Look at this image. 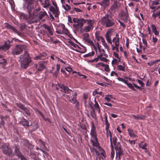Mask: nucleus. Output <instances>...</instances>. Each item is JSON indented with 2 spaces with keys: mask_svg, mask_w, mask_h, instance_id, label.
I'll return each mask as SVG.
<instances>
[{
  "mask_svg": "<svg viewBox=\"0 0 160 160\" xmlns=\"http://www.w3.org/2000/svg\"><path fill=\"white\" fill-rule=\"evenodd\" d=\"M92 125L91 130L90 132V135L92 138L94 140L91 139V142L92 143V145L93 146L98 147L99 150L101 152L100 154L105 158V152L104 150L100 146L97 137L96 132V128L95 127L94 123L93 122L91 123Z\"/></svg>",
  "mask_w": 160,
  "mask_h": 160,
  "instance_id": "nucleus-1",
  "label": "nucleus"
},
{
  "mask_svg": "<svg viewBox=\"0 0 160 160\" xmlns=\"http://www.w3.org/2000/svg\"><path fill=\"white\" fill-rule=\"evenodd\" d=\"M21 55L20 56V64L21 67L23 69H26L29 67L30 63L32 62L31 57L28 54Z\"/></svg>",
  "mask_w": 160,
  "mask_h": 160,
  "instance_id": "nucleus-2",
  "label": "nucleus"
},
{
  "mask_svg": "<svg viewBox=\"0 0 160 160\" xmlns=\"http://www.w3.org/2000/svg\"><path fill=\"white\" fill-rule=\"evenodd\" d=\"M101 23L106 27L112 26L115 24V21L111 16L107 14L101 19Z\"/></svg>",
  "mask_w": 160,
  "mask_h": 160,
  "instance_id": "nucleus-3",
  "label": "nucleus"
},
{
  "mask_svg": "<svg viewBox=\"0 0 160 160\" xmlns=\"http://www.w3.org/2000/svg\"><path fill=\"white\" fill-rule=\"evenodd\" d=\"M67 94L68 95H66V98L67 100L73 104H75L76 108L78 107L79 102L76 99L77 93L70 90Z\"/></svg>",
  "mask_w": 160,
  "mask_h": 160,
  "instance_id": "nucleus-4",
  "label": "nucleus"
},
{
  "mask_svg": "<svg viewBox=\"0 0 160 160\" xmlns=\"http://www.w3.org/2000/svg\"><path fill=\"white\" fill-rule=\"evenodd\" d=\"M73 22L76 24L73 25L74 29L76 31H78L79 28H82L85 23V19L84 18H74L72 20Z\"/></svg>",
  "mask_w": 160,
  "mask_h": 160,
  "instance_id": "nucleus-5",
  "label": "nucleus"
},
{
  "mask_svg": "<svg viewBox=\"0 0 160 160\" xmlns=\"http://www.w3.org/2000/svg\"><path fill=\"white\" fill-rule=\"evenodd\" d=\"M1 149L3 154L9 157L14 156V153H13L12 148L8 145H4L2 146Z\"/></svg>",
  "mask_w": 160,
  "mask_h": 160,
  "instance_id": "nucleus-6",
  "label": "nucleus"
},
{
  "mask_svg": "<svg viewBox=\"0 0 160 160\" xmlns=\"http://www.w3.org/2000/svg\"><path fill=\"white\" fill-rule=\"evenodd\" d=\"M14 148V156L16 155L18 157L20 158L21 160H28L22 155L20 149V146L18 145H15L13 146Z\"/></svg>",
  "mask_w": 160,
  "mask_h": 160,
  "instance_id": "nucleus-7",
  "label": "nucleus"
},
{
  "mask_svg": "<svg viewBox=\"0 0 160 160\" xmlns=\"http://www.w3.org/2000/svg\"><path fill=\"white\" fill-rule=\"evenodd\" d=\"M34 0H25V2L27 4L26 8L30 16L32 15L33 10V5Z\"/></svg>",
  "mask_w": 160,
  "mask_h": 160,
  "instance_id": "nucleus-8",
  "label": "nucleus"
},
{
  "mask_svg": "<svg viewBox=\"0 0 160 160\" xmlns=\"http://www.w3.org/2000/svg\"><path fill=\"white\" fill-rule=\"evenodd\" d=\"M23 48V45H16L14 47L12 48L11 53L14 56L19 55L22 52Z\"/></svg>",
  "mask_w": 160,
  "mask_h": 160,
  "instance_id": "nucleus-9",
  "label": "nucleus"
},
{
  "mask_svg": "<svg viewBox=\"0 0 160 160\" xmlns=\"http://www.w3.org/2000/svg\"><path fill=\"white\" fill-rule=\"evenodd\" d=\"M56 32L59 34H63L68 35L69 34L68 30L65 28V26L64 24L58 27Z\"/></svg>",
  "mask_w": 160,
  "mask_h": 160,
  "instance_id": "nucleus-10",
  "label": "nucleus"
},
{
  "mask_svg": "<svg viewBox=\"0 0 160 160\" xmlns=\"http://www.w3.org/2000/svg\"><path fill=\"white\" fill-rule=\"evenodd\" d=\"M5 27L7 28L10 29L12 31L11 32H13L14 33H17L18 36L21 37L22 36V34L20 32H19L15 28L11 26L7 22L4 23Z\"/></svg>",
  "mask_w": 160,
  "mask_h": 160,
  "instance_id": "nucleus-11",
  "label": "nucleus"
},
{
  "mask_svg": "<svg viewBox=\"0 0 160 160\" xmlns=\"http://www.w3.org/2000/svg\"><path fill=\"white\" fill-rule=\"evenodd\" d=\"M120 19L125 23H127L128 21H129L128 14L127 10L125 12H121Z\"/></svg>",
  "mask_w": 160,
  "mask_h": 160,
  "instance_id": "nucleus-12",
  "label": "nucleus"
},
{
  "mask_svg": "<svg viewBox=\"0 0 160 160\" xmlns=\"http://www.w3.org/2000/svg\"><path fill=\"white\" fill-rule=\"evenodd\" d=\"M160 0H155L151 1L149 3V6L150 8L153 9L152 12L155 11L156 10H158L160 8V6H159L157 8H156V7H154V5H157L159 4V1Z\"/></svg>",
  "mask_w": 160,
  "mask_h": 160,
  "instance_id": "nucleus-13",
  "label": "nucleus"
},
{
  "mask_svg": "<svg viewBox=\"0 0 160 160\" xmlns=\"http://www.w3.org/2000/svg\"><path fill=\"white\" fill-rule=\"evenodd\" d=\"M115 148L116 153V158H117L118 155V156H122L123 154L122 149L121 148V145L119 142H118V144L115 147Z\"/></svg>",
  "mask_w": 160,
  "mask_h": 160,
  "instance_id": "nucleus-14",
  "label": "nucleus"
},
{
  "mask_svg": "<svg viewBox=\"0 0 160 160\" xmlns=\"http://www.w3.org/2000/svg\"><path fill=\"white\" fill-rule=\"evenodd\" d=\"M59 88H61L60 91L62 92H64L65 93H67L70 89L68 87L65 86L63 84H58V87H56V89L58 90Z\"/></svg>",
  "mask_w": 160,
  "mask_h": 160,
  "instance_id": "nucleus-15",
  "label": "nucleus"
},
{
  "mask_svg": "<svg viewBox=\"0 0 160 160\" xmlns=\"http://www.w3.org/2000/svg\"><path fill=\"white\" fill-rule=\"evenodd\" d=\"M128 87L132 89L134 91H136V89L134 88V87L136 88L137 89H138L139 90H142V88L138 86L136 84L133 83V85L130 83H128L127 82V83H126Z\"/></svg>",
  "mask_w": 160,
  "mask_h": 160,
  "instance_id": "nucleus-16",
  "label": "nucleus"
},
{
  "mask_svg": "<svg viewBox=\"0 0 160 160\" xmlns=\"http://www.w3.org/2000/svg\"><path fill=\"white\" fill-rule=\"evenodd\" d=\"M47 53L45 52H43L38 56L33 57V59L34 60H38L39 59H43L44 58L47 56Z\"/></svg>",
  "mask_w": 160,
  "mask_h": 160,
  "instance_id": "nucleus-17",
  "label": "nucleus"
},
{
  "mask_svg": "<svg viewBox=\"0 0 160 160\" xmlns=\"http://www.w3.org/2000/svg\"><path fill=\"white\" fill-rule=\"evenodd\" d=\"M51 11L53 12L54 16L56 18L58 17L59 15V10L58 8H54L53 7H51L50 8Z\"/></svg>",
  "mask_w": 160,
  "mask_h": 160,
  "instance_id": "nucleus-18",
  "label": "nucleus"
},
{
  "mask_svg": "<svg viewBox=\"0 0 160 160\" xmlns=\"http://www.w3.org/2000/svg\"><path fill=\"white\" fill-rule=\"evenodd\" d=\"M109 0H103L102 2H99L98 4L103 7H106L109 5Z\"/></svg>",
  "mask_w": 160,
  "mask_h": 160,
  "instance_id": "nucleus-19",
  "label": "nucleus"
},
{
  "mask_svg": "<svg viewBox=\"0 0 160 160\" xmlns=\"http://www.w3.org/2000/svg\"><path fill=\"white\" fill-rule=\"evenodd\" d=\"M94 101L95 104H94L93 108H94V109H95L96 110L98 111V113H100V108L99 107L98 103L96 101V98H94Z\"/></svg>",
  "mask_w": 160,
  "mask_h": 160,
  "instance_id": "nucleus-20",
  "label": "nucleus"
},
{
  "mask_svg": "<svg viewBox=\"0 0 160 160\" xmlns=\"http://www.w3.org/2000/svg\"><path fill=\"white\" fill-rule=\"evenodd\" d=\"M45 62H43L41 63H40L38 64V67L37 68V70L38 71H42L46 68L45 65H44Z\"/></svg>",
  "mask_w": 160,
  "mask_h": 160,
  "instance_id": "nucleus-21",
  "label": "nucleus"
},
{
  "mask_svg": "<svg viewBox=\"0 0 160 160\" xmlns=\"http://www.w3.org/2000/svg\"><path fill=\"white\" fill-rule=\"evenodd\" d=\"M19 123L24 127H28L29 126V122L25 118L22 119Z\"/></svg>",
  "mask_w": 160,
  "mask_h": 160,
  "instance_id": "nucleus-22",
  "label": "nucleus"
},
{
  "mask_svg": "<svg viewBox=\"0 0 160 160\" xmlns=\"http://www.w3.org/2000/svg\"><path fill=\"white\" fill-rule=\"evenodd\" d=\"M93 27H91V26H87L84 28H82L81 30H82L83 32H89L93 28Z\"/></svg>",
  "mask_w": 160,
  "mask_h": 160,
  "instance_id": "nucleus-23",
  "label": "nucleus"
},
{
  "mask_svg": "<svg viewBox=\"0 0 160 160\" xmlns=\"http://www.w3.org/2000/svg\"><path fill=\"white\" fill-rule=\"evenodd\" d=\"M23 144L28 148H32V145L31 144L28 140L26 139L24 140Z\"/></svg>",
  "mask_w": 160,
  "mask_h": 160,
  "instance_id": "nucleus-24",
  "label": "nucleus"
},
{
  "mask_svg": "<svg viewBox=\"0 0 160 160\" xmlns=\"http://www.w3.org/2000/svg\"><path fill=\"white\" fill-rule=\"evenodd\" d=\"M118 7V5L117 3L114 2L113 4L111 6L110 10L112 12H114L115 11L116 9Z\"/></svg>",
  "mask_w": 160,
  "mask_h": 160,
  "instance_id": "nucleus-25",
  "label": "nucleus"
},
{
  "mask_svg": "<svg viewBox=\"0 0 160 160\" xmlns=\"http://www.w3.org/2000/svg\"><path fill=\"white\" fill-rule=\"evenodd\" d=\"M32 127V129L31 130V131L33 132L36 131L38 128L39 125L37 123L33 122L31 125Z\"/></svg>",
  "mask_w": 160,
  "mask_h": 160,
  "instance_id": "nucleus-26",
  "label": "nucleus"
},
{
  "mask_svg": "<svg viewBox=\"0 0 160 160\" xmlns=\"http://www.w3.org/2000/svg\"><path fill=\"white\" fill-rule=\"evenodd\" d=\"M128 131L130 136L131 137H136L137 135L135 134L134 132L132 129L130 128L128 129Z\"/></svg>",
  "mask_w": 160,
  "mask_h": 160,
  "instance_id": "nucleus-27",
  "label": "nucleus"
},
{
  "mask_svg": "<svg viewBox=\"0 0 160 160\" xmlns=\"http://www.w3.org/2000/svg\"><path fill=\"white\" fill-rule=\"evenodd\" d=\"M105 122L106 125L105 130H108V129H109L110 124L108 120L107 116L106 115L105 116Z\"/></svg>",
  "mask_w": 160,
  "mask_h": 160,
  "instance_id": "nucleus-28",
  "label": "nucleus"
},
{
  "mask_svg": "<svg viewBox=\"0 0 160 160\" xmlns=\"http://www.w3.org/2000/svg\"><path fill=\"white\" fill-rule=\"evenodd\" d=\"M152 16L154 19L157 17H158L160 19V11L158 10L156 12H153Z\"/></svg>",
  "mask_w": 160,
  "mask_h": 160,
  "instance_id": "nucleus-29",
  "label": "nucleus"
},
{
  "mask_svg": "<svg viewBox=\"0 0 160 160\" xmlns=\"http://www.w3.org/2000/svg\"><path fill=\"white\" fill-rule=\"evenodd\" d=\"M138 145L140 148L144 149L146 148L147 146V144L146 143H144L143 141H142Z\"/></svg>",
  "mask_w": 160,
  "mask_h": 160,
  "instance_id": "nucleus-30",
  "label": "nucleus"
},
{
  "mask_svg": "<svg viewBox=\"0 0 160 160\" xmlns=\"http://www.w3.org/2000/svg\"><path fill=\"white\" fill-rule=\"evenodd\" d=\"M112 42L115 43V46H119V38H117L116 37L113 38Z\"/></svg>",
  "mask_w": 160,
  "mask_h": 160,
  "instance_id": "nucleus-31",
  "label": "nucleus"
},
{
  "mask_svg": "<svg viewBox=\"0 0 160 160\" xmlns=\"http://www.w3.org/2000/svg\"><path fill=\"white\" fill-rule=\"evenodd\" d=\"M85 23L87 22L88 26L93 27V24L94 23V22L93 20L90 19H85Z\"/></svg>",
  "mask_w": 160,
  "mask_h": 160,
  "instance_id": "nucleus-32",
  "label": "nucleus"
},
{
  "mask_svg": "<svg viewBox=\"0 0 160 160\" xmlns=\"http://www.w3.org/2000/svg\"><path fill=\"white\" fill-rule=\"evenodd\" d=\"M45 15H47L45 12H41L39 14V18L40 19H42Z\"/></svg>",
  "mask_w": 160,
  "mask_h": 160,
  "instance_id": "nucleus-33",
  "label": "nucleus"
},
{
  "mask_svg": "<svg viewBox=\"0 0 160 160\" xmlns=\"http://www.w3.org/2000/svg\"><path fill=\"white\" fill-rule=\"evenodd\" d=\"M16 105L20 109L22 110H23L25 107V106L24 105L20 102L16 103Z\"/></svg>",
  "mask_w": 160,
  "mask_h": 160,
  "instance_id": "nucleus-34",
  "label": "nucleus"
},
{
  "mask_svg": "<svg viewBox=\"0 0 160 160\" xmlns=\"http://www.w3.org/2000/svg\"><path fill=\"white\" fill-rule=\"evenodd\" d=\"M16 105L20 109L22 110H23L25 107V106L24 105L20 102L16 103Z\"/></svg>",
  "mask_w": 160,
  "mask_h": 160,
  "instance_id": "nucleus-35",
  "label": "nucleus"
},
{
  "mask_svg": "<svg viewBox=\"0 0 160 160\" xmlns=\"http://www.w3.org/2000/svg\"><path fill=\"white\" fill-rule=\"evenodd\" d=\"M94 54H95L94 52L93 51H92L91 52H90L87 54L84 55L83 56V57L84 58L91 57L94 56Z\"/></svg>",
  "mask_w": 160,
  "mask_h": 160,
  "instance_id": "nucleus-36",
  "label": "nucleus"
},
{
  "mask_svg": "<svg viewBox=\"0 0 160 160\" xmlns=\"http://www.w3.org/2000/svg\"><path fill=\"white\" fill-rule=\"evenodd\" d=\"M106 132L107 137L108 138V137H109L110 138V141H112V134L111 132L109 129H108V130H106Z\"/></svg>",
  "mask_w": 160,
  "mask_h": 160,
  "instance_id": "nucleus-37",
  "label": "nucleus"
},
{
  "mask_svg": "<svg viewBox=\"0 0 160 160\" xmlns=\"http://www.w3.org/2000/svg\"><path fill=\"white\" fill-rule=\"evenodd\" d=\"M23 110L27 114V116H29L30 115V112L29 109L25 107Z\"/></svg>",
  "mask_w": 160,
  "mask_h": 160,
  "instance_id": "nucleus-38",
  "label": "nucleus"
},
{
  "mask_svg": "<svg viewBox=\"0 0 160 160\" xmlns=\"http://www.w3.org/2000/svg\"><path fill=\"white\" fill-rule=\"evenodd\" d=\"M92 111H91L90 114L92 117L93 118H95L96 117L95 110L94 108H93V107H92Z\"/></svg>",
  "mask_w": 160,
  "mask_h": 160,
  "instance_id": "nucleus-39",
  "label": "nucleus"
},
{
  "mask_svg": "<svg viewBox=\"0 0 160 160\" xmlns=\"http://www.w3.org/2000/svg\"><path fill=\"white\" fill-rule=\"evenodd\" d=\"M7 48L9 49L11 46V45L9 44L7 41H5L4 42V45H3Z\"/></svg>",
  "mask_w": 160,
  "mask_h": 160,
  "instance_id": "nucleus-40",
  "label": "nucleus"
},
{
  "mask_svg": "<svg viewBox=\"0 0 160 160\" xmlns=\"http://www.w3.org/2000/svg\"><path fill=\"white\" fill-rule=\"evenodd\" d=\"M113 32V29L112 28L109 29L107 32L105 36L111 37L112 35V33Z\"/></svg>",
  "mask_w": 160,
  "mask_h": 160,
  "instance_id": "nucleus-41",
  "label": "nucleus"
},
{
  "mask_svg": "<svg viewBox=\"0 0 160 160\" xmlns=\"http://www.w3.org/2000/svg\"><path fill=\"white\" fill-rule=\"evenodd\" d=\"M111 47L112 48V49L113 50H115L116 52H118L119 49L118 46H114L112 44L111 45Z\"/></svg>",
  "mask_w": 160,
  "mask_h": 160,
  "instance_id": "nucleus-42",
  "label": "nucleus"
},
{
  "mask_svg": "<svg viewBox=\"0 0 160 160\" xmlns=\"http://www.w3.org/2000/svg\"><path fill=\"white\" fill-rule=\"evenodd\" d=\"M101 42L102 43L103 45L106 48H108L109 47L107 45V43L106 42L105 40H104L103 38H102L101 40Z\"/></svg>",
  "mask_w": 160,
  "mask_h": 160,
  "instance_id": "nucleus-43",
  "label": "nucleus"
},
{
  "mask_svg": "<svg viewBox=\"0 0 160 160\" xmlns=\"http://www.w3.org/2000/svg\"><path fill=\"white\" fill-rule=\"evenodd\" d=\"M117 79L119 81L122 82L125 84L127 83V82H128V80L124 79H123V78H120V77H118L117 78Z\"/></svg>",
  "mask_w": 160,
  "mask_h": 160,
  "instance_id": "nucleus-44",
  "label": "nucleus"
},
{
  "mask_svg": "<svg viewBox=\"0 0 160 160\" xmlns=\"http://www.w3.org/2000/svg\"><path fill=\"white\" fill-rule=\"evenodd\" d=\"M118 70L122 71H125V67L124 66H123L121 65H118Z\"/></svg>",
  "mask_w": 160,
  "mask_h": 160,
  "instance_id": "nucleus-45",
  "label": "nucleus"
},
{
  "mask_svg": "<svg viewBox=\"0 0 160 160\" xmlns=\"http://www.w3.org/2000/svg\"><path fill=\"white\" fill-rule=\"evenodd\" d=\"M117 138L116 137H114L112 138V143L115 147H116V146H117V145L118 144V143H117Z\"/></svg>",
  "mask_w": 160,
  "mask_h": 160,
  "instance_id": "nucleus-46",
  "label": "nucleus"
},
{
  "mask_svg": "<svg viewBox=\"0 0 160 160\" xmlns=\"http://www.w3.org/2000/svg\"><path fill=\"white\" fill-rule=\"evenodd\" d=\"M112 95H106L105 97V99L108 101H110L111 98H112Z\"/></svg>",
  "mask_w": 160,
  "mask_h": 160,
  "instance_id": "nucleus-47",
  "label": "nucleus"
},
{
  "mask_svg": "<svg viewBox=\"0 0 160 160\" xmlns=\"http://www.w3.org/2000/svg\"><path fill=\"white\" fill-rule=\"evenodd\" d=\"M29 156L30 157L33 158V160H38V159L36 157L35 154L32 152L30 153Z\"/></svg>",
  "mask_w": 160,
  "mask_h": 160,
  "instance_id": "nucleus-48",
  "label": "nucleus"
},
{
  "mask_svg": "<svg viewBox=\"0 0 160 160\" xmlns=\"http://www.w3.org/2000/svg\"><path fill=\"white\" fill-rule=\"evenodd\" d=\"M63 6L64 9L67 11L69 10L71 8V7L68 4H66L65 6L63 5Z\"/></svg>",
  "mask_w": 160,
  "mask_h": 160,
  "instance_id": "nucleus-49",
  "label": "nucleus"
},
{
  "mask_svg": "<svg viewBox=\"0 0 160 160\" xmlns=\"http://www.w3.org/2000/svg\"><path fill=\"white\" fill-rule=\"evenodd\" d=\"M105 38H106V40L107 41L108 43H109L110 44H111V45H112V43L111 39V37L105 36Z\"/></svg>",
  "mask_w": 160,
  "mask_h": 160,
  "instance_id": "nucleus-50",
  "label": "nucleus"
},
{
  "mask_svg": "<svg viewBox=\"0 0 160 160\" xmlns=\"http://www.w3.org/2000/svg\"><path fill=\"white\" fill-rule=\"evenodd\" d=\"M89 34L88 33H85L83 34V37L84 40H88L89 37Z\"/></svg>",
  "mask_w": 160,
  "mask_h": 160,
  "instance_id": "nucleus-51",
  "label": "nucleus"
},
{
  "mask_svg": "<svg viewBox=\"0 0 160 160\" xmlns=\"http://www.w3.org/2000/svg\"><path fill=\"white\" fill-rule=\"evenodd\" d=\"M118 60L117 59H114L112 61V65H117L118 62Z\"/></svg>",
  "mask_w": 160,
  "mask_h": 160,
  "instance_id": "nucleus-52",
  "label": "nucleus"
},
{
  "mask_svg": "<svg viewBox=\"0 0 160 160\" xmlns=\"http://www.w3.org/2000/svg\"><path fill=\"white\" fill-rule=\"evenodd\" d=\"M115 155V151L114 150H111V158L112 160H113Z\"/></svg>",
  "mask_w": 160,
  "mask_h": 160,
  "instance_id": "nucleus-53",
  "label": "nucleus"
},
{
  "mask_svg": "<svg viewBox=\"0 0 160 160\" xmlns=\"http://www.w3.org/2000/svg\"><path fill=\"white\" fill-rule=\"evenodd\" d=\"M0 49L5 52L8 50V49L4 47V45H2L0 46Z\"/></svg>",
  "mask_w": 160,
  "mask_h": 160,
  "instance_id": "nucleus-54",
  "label": "nucleus"
},
{
  "mask_svg": "<svg viewBox=\"0 0 160 160\" xmlns=\"http://www.w3.org/2000/svg\"><path fill=\"white\" fill-rule=\"evenodd\" d=\"M118 22H119L120 24V25L121 26H122V27L124 28L125 29L126 28V25L125 24H124V23L123 22H122L120 20H118Z\"/></svg>",
  "mask_w": 160,
  "mask_h": 160,
  "instance_id": "nucleus-55",
  "label": "nucleus"
},
{
  "mask_svg": "<svg viewBox=\"0 0 160 160\" xmlns=\"http://www.w3.org/2000/svg\"><path fill=\"white\" fill-rule=\"evenodd\" d=\"M139 115H135L134 114H132V117L134 118L135 119H136V120H139L140 119V118H139Z\"/></svg>",
  "mask_w": 160,
  "mask_h": 160,
  "instance_id": "nucleus-56",
  "label": "nucleus"
},
{
  "mask_svg": "<svg viewBox=\"0 0 160 160\" xmlns=\"http://www.w3.org/2000/svg\"><path fill=\"white\" fill-rule=\"evenodd\" d=\"M156 62L155 61H151L150 62H148L147 63V64L148 65L150 66H152L154 64L156 63Z\"/></svg>",
  "mask_w": 160,
  "mask_h": 160,
  "instance_id": "nucleus-57",
  "label": "nucleus"
},
{
  "mask_svg": "<svg viewBox=\"0 0 160 160\" xmlns=\"http://www.w3.org/2000/svg\"><path fill=\"white\" fill-rule=\"evenodd\" d=\"M104 70L107 72H109L110 68H109V65H107L105 67Z\"/></svg>",
  "mask_w": 160,
  "mask_h": 160,
  "instance_id": "nucleus-58",
  "label": "nucleus"
},
{
  "mask_svg": "<svg viewBox=\"0 0 160 160\" xmlns=\"http://www.w3.org/2000/svg\"><path fill=\"white\" fill-rule=\"evenodd\" d=\"M113 55L115 57L119 59H120V58L119 57L118 54L117 53V52H114Z\"/></svg>",
  "mask_w": 160,
  "mask_h": 160,
  "instance_id": "nucleus-59",
  "label": "nucleus"
},
{
  "mask_svg": "<svg viewBox=\"0 0 160 160\" xmlns=\"http://www.w3.org/2000/svg\"><path fill=\"white\" fill-rule=\"evenodd\" d=\"M6 62V60L3 58L0 60V64H4Z\"/></svg>",
  "mask_w": 160,
  "mask_h": 160,
  "instance_id": "nucleus-60",
  "label": "nucleus"
},
{
  "mask_svg": "<svg viewBox=\"0 0 160 160\" xmlns=\"http://www.w3.org/2000/svg\"><path fill=\"white\" fill-rule=\"evenodd\" d=\"M158 41V39L153 36L152 38V41L154 43H156Z\"/></svg>",
  "mask_w": 160,
  "mask_h": 160,
  "instance_id": "nucleus-61",
  "label": "nucleus"
},
{
  "mask_svg": "<svg viewBox=\"0 0 160 160\" xmlns=\"http://www.w3.org/2000/svg\"><path fill=\"white\" fill-rule=\"evenodd\" d=\"M95 37L98 41H99L100 40L101 41L102 38H103L102 37L98 36L97 35H96Z\"/></svg>",
  "mask_w": 160,
  "mask_h": 160,
  "instance_id": "nucleus-62",
  "label": "nucleus"
},
{
  "mask_svg": "<svg viewBox=\"0 0 160 160\" xmlns=\"http://www.w3.org/2000/svg\"><path fill=\"white\" fill-rule=\"evenodd\" d=\"M142 42L143 44L145 45V46L146 47L147 46V41L146 40V39L143 38L142 39Z\"/></svg>",
  "mask_w": 160,
  "mask_h": 160,
  "instance_id": "nucleus-63",
  "label": "nucleus"
},
{
  "mask_svg": "<svg viewBox=\"0 0 160 160\" xmlns=\"http://www.w3.org/2000/svg\"><path fill=\"white\" fill-rule=\"evenodd\" d=\"M138 83L141 85L142 87H143L144 86V84L143 82L140 80H138Z\"/></svg>",
  "mask_w": 160,
  "mask_h": 160,
  "instance_id": "nucleus-64",
  "label": "nucleus"
}]
</instances>
